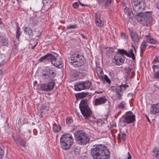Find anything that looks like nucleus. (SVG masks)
Segmentation results:
<instances>
[{
	"mask_svg": "<svg viewBox=\"0 0 159 159\" xmlns=\"http://www.w3.org/2000/svg\"><path fill=\"white\" fill-rule=\"evenodd\" d=\"M56 75L54 71L51 72L50 69L46 70L43 72L41 77L47 83L41 84L40 89L42 91L48 92L52 90L55 85L54 78Z\"/></svg>",
	"mask_w": 159,
	"mask_h": 159,
	"instance_id": "1",
	"label": "nucleus"
},
{
	"mask_svg": "<svg viewBox=\"0 0 159 159\" xmlns=\"http://www.w3.org/2000/svg\"><path fill=\"white\" fill-rule=\"evenodd\" d=\"M69 62L75 67L83 66L85 61L84 57L78 52H74L72 54Z\"/></svg>",
	"mask_w": 159,
	"mask_h": 159,
	"instance_id": "2",
	"label": "nucleus"
},
{
	"mask_svg": "<svg viewBox=\"0 0 159 159\" xmlns=\"http://www.w3.org/2000/svg\"><path fill=\"white\" fill-rule=\"evenodd\" d=\"M152 12L148 11L140 13L139 16H136L138 21L144 26H150L152 21L151 16Z\"/></svg>",
	"mask_w": 159,
	"mask_h": 159,
	"instance_id": "3",
	"label": "nucleus"
},
{
	"mask_svg": "<svg viewBox=\"0 0 159 159\" xmlns=\"http://www.w3.org/2000/svg\"><path fill=\"white\" fill-rule=\"evenodd\" d=\"M79 108L83 116L85 119H89L91 117L92 111L89 106L87 100L83 99L81 101Z\"/></svg>",
	"mask_w": 159,
	"mask_h": 159,
	"instance_id": "4",
	"label": "nucleus"
},
{
	"mask_svg": "<svg viewBox=\"0 0 159 159\" xmlns=\"http://www.w3.org/2000/svg\"><path fill=\"white\" fill-rule=\"evenodd\" d=\"M91 153L94 159H109V150H91Z\"/></svg>",
	"mask_w": 159,
	"mask_h": 159,
	"instance_id": "5",
	"label": "nucleus"
},
{
	"mask_svg": "<svg viewBox=\"0 0 159 159\" xmlns=\"http://www.w3.org/2000/svg\"><path fill=\"white\" fill-rule=\"evenodd\" d=\"M74 135L77 143L80 145H86L89 142L88 134L83 131H77Z\"/></svg>",
	"mask_w": 159,
	"mask_h": 159,
	"instance_id": "6",
	"label": "nucleus"
},
{
	"mask_svg": "<svg viewBox=\"0 0 159 159\" xmlns=\"http://www.w3.org/2000/svg\"><path fill=\"white\" fill-rule=\"evenodd\" d=\"M60 142L63 149H69L73 143V139L70 134H65L61 137Z\"/></svg>",
	"mask_w": 159,
	"mask_h": 159,
	"instance_id": "7",
	"label": "nucleus"
},
{
	"mask_svg": "<svg viewBox=\"0 0 159 159\" xmlns=\"http://www.w3.org/2000/svg\"><path fill=\"white\" fill-rule=\"evenodd\" d=\"M135 120V116L131 111L126 112L122 117V122L128 124L133 123Z\"/></svg>",
	"mask_w": 159,
	"mask_h": 159,
	"instance_id": "8",
	"label": "nucleus"
},
{
	"mask_svg": "<svg viewBox=\"0 0 159 159\" xmlns=\"http://www.w3.org/2000/svg\"><path fill=\"white\" fill-rule=\"evenodd\" d=\"M129 87L128 85L126 84H122L119 86L116 92V97L119 101L122 99L123 91L126 90Z\"/></svg>",
	"mask_w": 159,
	"mask_h": 159,
	"instance_id": "9",
	"label": "nucleus"
},
{
	"mask_svg": "<svg viewBox=\"0 0 159 159\" xmlns=\"http://www.w3.org/2000/svg\"><path fill=\"white\" fill-rule=\"evenodd\" d=\"M134 11L137 13L136 16H139L140 13H143L142 11L145 9V5H132Z\"/></svg>",
	"mask_w": 159,
	"mask_h": 159,
	"instance_id": "10",
	"label": "nucleus"
},
{
	"mask_svg": "<svg viewBox=\"0 0 159 159\" xmlns=\"http://www.w3.org/2000/svg\"><path fill=\"white\" fill-rule=\"evenodd\" d=\"M12 137L15 142L19 145H21L23 146H25L26 141L22 138H21L19 136H17L16 138L12 135Z\"/></svg>",
	"mask_w": 159,
	"mask_h": 159,
	"instance_id": "11",
	"label": "nucleus"
},
{
	"mask_svg": "<svg viewBox=\"0 0 159 159\" xmlns=\"http://www.w3.org/2000/svg\"><path fill=\"white\" fill-rule=\"evenodd\" d=\"M54 57H52L50 61L52 64L56 67H58L59 68H61L63 66L62 62L61 61H57L56 57L53 56Z\"/></svg>",
	"mask_w": 159,
	"mask_h": 159,
	"instance_id": "12",
	"label": "nucleus"
},
{
	"mask_svg": "<svg viewBox=\"0 0 159 159\" xmlns=\"http://www.w3.org/2000/svg\"><path fill=\"white\" fill-rule=\"evenodd\" d=\"M107 101V99L105 96L101 97L95 99L94 105L96 106L101 105L105 103Z\"/></svg>",
	"mask_w": 159,
	"mask_h": 159,
	"instance_id": "13",
	"label": "nucleus"
},
{
	"mask_svg": "<svg viewBox=\"0 0 159 159\" xmlns=\"http://www.w3.org/2000/svg\"><path fill=\"white\" fill-rule=\"evenodd\" d=\"M116 65H120L124 63L125 61V57L123 56H120L119 55H116L114 58Z\"/></svg>",
	"mask_w": 159,
	"mask_h": 159,
	"instance_id": "14",
	"label": "nucleus"
},
{
	"mask_svg": "<svg viewBox=\"0 0 159 159\" xmlns=\"http://www.w3.org/2000/svg\"><path fill=\"white\" fill-rule=\"evenodd\" d=\"M53 55L51 54H47L42 57L39 60L40 62H42L44 61H50L52 58L53 57Z\"/></svg>",
	"mask_w": 159,
	"mask_h": 159,
	"instance_id": "15",
	"label": "nucleus"
},
{
	"mask_svg": "<svg viewBox=\"0 0 159 159\" xmlns=\"http://www.w3.org/2000/svg\"><path fill=\"white\" fill-rule=\"evenodd\" d=\"M150 112L153 114L159 112V103L152 105L151 106Z\"/></svg>",
	"mask_w": 159,
	"mask_h": 159,
	"instance_id": "16",
	"label": "nucleus"
},
{
	"mask_svg": "<svg viewBox=\"0 0 159 159\" xmlns=\"http://www.w3.org/2000/svg\"><path fill=\"white\" fill-rule=\"evenodd\" d=\"M134 51L136 53V51L135 47L132 45L131 48H130L129 51V52L128 53V56H127L128 57L132 58L133 60H134L135 59V54L133 52Z\"/></svg>",
	"mask_w": 159,
	"mask_h": 159,
	"instance_id": "17",
	"label": "nucleus"
},
{
	"mask_svg": "<svg viewBox=\"0 0 159 159\" xmlns=\"http://www.w3.org/2000/svg\"><path fill=\"white\" fill-rule=\"evenodd\" d=\"M75 89L77 91H80L84 89L83 82H80L76 83L74 85Z\"/></svg>",
	"mask_w": 159,
	"mask_h": 159,
	"instance_id": "18",
	"label": "nucleus"
},
{
	"mask_svg": "<svg viewBox=\"0 0 159 159\" xmlns=\"http://www.w3.org/2000/svg\"><path fill=\"white\" fill-rule=\"evenodd\" d=\"M130 35L132 40L134 42H138L139 40V38L138 34L135 32H131Z\"/></svg>",
	"mask_w": 159,
	"mask_h": 159,
	"instance_id": "19",
	"label": "nucleus"
},
{
	"mask_svg": "<svg viewBox=\"0 0 159 159\" xmlns=\"http://www.w3.org/2000/svg\"><path fill=\"white\" fill-rule=\"evenodd\" d=\"M145 38L147 41L149 43L152 44H155L157 42V41L154 39L152 37L149 35H146Z\"/></svg>",
	"mask_w": 159,
	"mask_h": 159,
	"instance_id": "20",
	"label": "nucleus"
},
{
	"mask_svg": "<svg viewBox=\"0 0 159 159\" xmlns=\"http://www.w3.org/2000/svg\"><path fill=\"white\" fill-rule=\"evenodd\" d=\"M132 5H145L144 0H131Z\"/></svg>",
	"mask_w": 159,
	"mask_h": 159,
	"instance_id": "21",
	"label": "nucleus"
},
{
	"mask_svg": "<svg viewBox=\"0 0 159 159\" xmlns=\"http://www.w3.org/2000/svg\"><path fill=\"white\" fill-rule=\"evenodd\" d=\"M124 55L128 56V52L124 49H119L116 53V55H119L120 57H121V56H124Z\"/></svg>",
	"mask_w": 159,
	"mask_h": 159,
	"instance_id": "22",
	"label": "nucleus"
},
{
	"mask_svg": "<svg viewBox=\"0 0 159 159\" xmlns=\"http://www.w3.org/2000/svg\"><path fill=\"white\" fill-rule=\"evenodd\" d=\"M24 32L29 36H32L33 35L32 30L30 27H25L24 30Z\"/></svg>",
	"mask_w": 159,
	"mask_h": 159,
	"instance_id": "23",
	"label": "nucleus"
},
{
	"mask_svg": "<svg viewBox=\"0 0 159 159\" xmlns=\"http://www.w3.org/2000/svg\"><path fill=\"white\" fill-rule=\"evenodd\" d=\"M93 147L94 148H92L91 149H102L104 148V149H107V147L104 145L102 144H95L94 145Z\"/></svg>",
	"mask_w": 159,
	"mask_h": 159,
	"instance_id": "24",
	"label": "nucleus"
},
{
	"mask_svg": "<svg viewBox=\"0 0 159 159\" xmlns=\"http://www.w3.org/2000/svg\"><path fill=\"white\" fill-rule=\"evenodd\" d=\"M20 28L18 24L16 23V39L19 40L20 36L21 35V32L20 30Z\"/></svg>",
	"mask_w": 159,
	"mask_h": 159,
	"instance_id": "25",
	"label": "nucleus"
},
{
	"mask_svg": "<svg viewBox=\"0 0 159 159\" xmlns=\"http://www.w3.org/2000/svg\"><path fill=\"white\" fill-rule=\"evenodd\" d=\"M84 89H89L91 85V82L89 81L83 82Z\"/></svg>",
	"mask_w": 159,
	"mask_h": 159,
	"instance_id": "26",
	"label": "nucleus"
},
{
	"mask_svg": "<svg viewBox=\"0 0 159 159\" xmlns=\"http://www.w3.org/2000/svg\"><path fill=\"white\" fill-rule=\"evenodd\" d=\"M88 94V93L85 92H81L76 94L75 96L79 98H82L85 97Z\"/></svg>",
	"mask_w": 159,
	"mask_h": 159,
	"instance_id": "27",
	"label": "nucleus"
},
{
	"mask_svg": "<svg viewBox=\"0 0 159 159\" xmlns=\"http://www.w3.org/2000/svg\"><path fill=\"white\" fill-rule=\"evenodd\" d=\"M98 78L100 79H103V73L102 70L100 68H99L98 69L97 72Z\"/></svg>",
	"mask_w": 159,
	"mask_h": 159,
	"instance_id": "28",
	"label": "nucleus"
},
{
	"mask_svg": "<svg viewBox=\"0 0 159 159\" xmlns=\"http://www.w3.org/2000/svg\"><path fill=\"white\" fill-rule=\"evenodd\" d=\"M146 47L147 43L145 41L143 42L140 46L141 53H143L145 50Z\"/></svg>",
	"mask_w": 159,
	"mask_h": 159,
	"instance_id": "29",
	"label": "nucleus"
},
{
	"mask_svg": "<svg viewBox=\"0 0 159 159\" xmlns=\"http://www.w3.org/2000/svg\"><path fill=\"white\" fill-rule=\"evenodd\" d=\"M95 23L96 25L98 27H102L103 25V24L100 19L96 17Z\"/></svg>",
	"mask_w": 159,
	"mask_h": 159,
	"instance_id": "30",
	"label": "nucleus"
},
{
	"mask_svg": "<svg viewBox=\"0 0 159 159\" xmlns=\"http://www.w3.org/2000/svg\"><path fill=\"white\" fill-rule=\"evenodd\" d=\"M61 129V126L60 125H53V129L55 132H58Z\"/></svg>",
	"mask_w": 159,
	"mask_h": 159,
	"instance_id": "31",
	"label": "nucleus"
},
{
	"mask_svg": "<svg viewBox=\"0 0 159 159\" xmlns=\"http://www.w3.org/2000/svg\"><path fill=\"white\" fill-rule=\"evenodd\" d=\"M153 153V155L154 157H155L157 159H159V150H153L152 151Z\"/></svg>",
	"mask_w": 159,
	"mask_h": 159,
	"instance_id": "32",
	"label": "nucleus"
},
{
	"mask_svg": "<svg viewBox=\"0 0 159 159\" xmlns=\"http://www.w3.org/2000/svg\"><path fill=\"white\" fill-rule=\"evenodd\" d=\"M126 106V103L124 101L120 102L118 105V107L122 109H125Z\"/></svg>",
	"mask_w": 159,
	"mask_h": 159,
	"instance_id": "33",
	"label": "nucleus"
},
{
	"mask_svg": "<svg viewBox=\"0 0 159 159\" xmlns=\"http://www.w3.org/2000/svg\"><path fill=\"white\" fill-rule=\"evenodd\" d=\"M101 80L103 81H105L108 84H110L111 81L110 79L106 75H104L103 77V79H101Z\"/></svg>",
	"mask_w": 159,
	"mask_h": 159,
	"instance_id": "34",
	"label": "nucleus"
},
{
	"mask_svg": "<svg viewBox=\"0 0 159 159\" xmlns=\"http://www.w3.org/2000/svg\"><path fill=\"white\" fill-rule=\"evenodd\" d=\"M76 27V25L75 24L74 25H70L66 27L67 29H75Z\"/></svg>",
	"mask_w": 159,
	"mask_h": 159,
	"instance_id": "35",
	"label": "nucleus"
},
{
	"mask_svg": "<svg viewBox=\"0 0 159 159\" xmlns=\"http://www.w3.org/2000/svg\"><path fill=\"white\" fill-rule=\"evenodd\" d=\"M73 122V119L70 118H67L66 119V123L68 124H70Z\"/></svg>",
	"mask_w": 159,
	"mask_h": 159,
	"instance_id": "36",
	"label": "nucleus"
},
{
	"mask_svg": "<svg viewBox=\"0 0 159 159\" xmlns=\"http://www.w3.org/2000/svg\"><path fill=\"white\" fill-rule=\"evenodd\" d=\"M18 125L20 127V126L24 124V122L23 120L20 118L18 121Z\"/></svg>",
	"mask_w": 159,
	"mask_h": 159,
	"instance_id": "37",
	"label": "nucleus"
},
{
	"mask_svg": "<svg viewBox=\"0 0 159 159\" xmlns=\"http://www.w3.org/2000/svg\"><path fill=\"white\" fill-rule=\"evenodd\" d=\"M124 12L127 15L129 16L130 14V12L129 11V9L126 7L124 9Z\"/></svg>",
	"mask_w": 159,
	"mask_h": 159,
	"instance_id": "38",
	"label": "nucleus"
},
{
	"mask_svg": "<svg viewBox=\"0 0 159 159\" xmlns=\"http://www.w3.org/2000/svg\"><path fill=\"white\" fill-rule=\"evenodd\" d=\"M154 77L155 78L159 79V71H157L155 72Z\"/></svg>",
	"mask_w": 159,
	"mask_h": 159,
	"instance_id": "39",
	"label": "nucleus"
},
{
	"mask_svg": "<svg viewBox=\"0 0 159 159\" xmlns=\"http://www.w3.org/2000/svg\"><path fill=\"white\" fill-rule=\"evenodd\" d=\"M152 68L153 69V72H155L156 69L158 70L159 69V66L158 65H154L152 66Z\"/></svg>",
	"mask_w": 159,
	"mask_h": 159,
	"instance_id": "40",
	"label": "nucleus"
},
{
	"mask_svg": "<svg viewBox=\"0 0 159 159\" xmlns=\"http://www.w3.org/2000/svg\"><path fill=\"white\" fill-rule=\"evenodd\" d=\"M158 58L157 56H156L152 63V64H155L157 63L158 61Z\"/></svg>",
	"mask_w": 159,
	"mask_h": 159,
	"instance_id": "41",
	"label": "nucleus"
},
{
	"mask_svg": "<svg viewBox=\"0 0 159 159\" xmlns=\"http://www.w3.org/2000/svg\"><path fill=\"white\" fill-rule=\"evenodd\" d=\"M4 155L3 150H0V159H2Z\"/></svg>",
	"mask_w": 159,
	"mask_h": 159,
	"instance_id": "42",
	"label": "nucleus"
},
{
	"mask_svg": "<svg viewBox=\"0 0 159 159\" xmlns=\"http://www.w3.org/2000/svg\"><path fill=\"white\" fill-rule=\"evenodd\" d=\"M121 37L125 39H127L128 36L125 33H121Z\"/></svg>",
	"mask_w": 159,
	"mask_h": 159,
	"instance_id": "43",
	"label": "nucleus"
},
{
	"mask_svg": "<svg viewBox=\"0 0 159 159\" xmlns=\"http://www.w3.org/2000/svg\"><path fill=\"white\" fill-rule=\"evenodd\" d=\"M121 138L123 141H125L126 140V135L125 133H122Z\"/></svg>",
	"mask_w": 159,
	"mask_h": 159,
	"instance_id": "44",
	"label": "nucleus"
},
{
	"mask_svg": "<svg viewBox=\"0 0 159 159\" xmlns=\"http://www.w3.org/2000/svg\"><path fill=\"white\" fill-rule=\"evenodd\" d=\"M119 87V86L116 88V87L112 86L111 88V90L113 91H116V90H117Z\"/></svg>",
	"mask_w": 159,
	"mask_h": 159,
	"instance_id": "45",
	"label": "nucleus"
},
{
	"mask_svg": "<svg viewBox=\"0 0 159 159\" xmlns=\"http://www.w3.org/2000/svg\"><path fill=\"white\" fill-rule=\"evenodd\" d=\"M72 6L74 8H77L79 6V4L78 2H76L73 3Z\"/></svg>",
	"mask_w": 159,
	"mask_h": 159,
	"instance_id": "46",
	"label": "nucleus"
},
{
	"mask_svg": "<svg viewBox=\"0 0 159 159\" xmlns=\"http://www.w3.org/2000/svg\"><path fill=\"white\" fill-rule=\"evenodd\" d=\"M113 0H107L105 2V4L106 6L108 5L109 4H111Z\"/></svg>",
	"mask_w": 159,
	"mask_h": 159,
	"instance_id": "47",
	"label": "nucleus"
},
{
	"mask_svg": "<svg viewBox=\"0 0 159 159\" xmlns=\"http://www.w3.org/2000/svg\"><path fill=\"white\" fill-rule=\"evenodd\" d=\"M126 156H127V157L125 159H130L131 158V156L129 152L127 153Z\"/></svg>",
	"mask_w": 159,
	"mask_h": 159,
	"instance_id": "48",
	"label": "nucleus"
},
{
	"mask_svg": "<svg viewBox=\"0 0 159 159\" xmlns=\"http://www.w3.org/2000/svg\"><path fill=\"white\" fill-rule=\"evenodd\" d=\"M73 152H74L76 154H77L80 152V150H74Z\"/></svg>",
	"mask_w": 159,
	"mask_h": 159,
	"instance_id": "49",
	"label": "nucleus"
},
{
	"mask_svg": "<svg viewBox=\"0 0 159 159\" xmlns=\"http://www.w3.org/2000/svg\"><path fill=\"white\" fill-rule=\"evenodd\" d=\"M43 110H48L49 109V107H48L45 106L42 107Z\"/></svg>",
	"mask_w": 159,
	"mask_h": 159,
	"instance_id": "50",
	"label": "nucleus"
},
{
	"mask_svg": "<svg viewBox=\"0 0 159 159\" xmlns=\"http://www.w3.org/2000/svg\"><path fill=\"white\" fill-rule=\"evenodd\" d=\"M104 0H98V2L99 4L103 3Z\"/></svg>",
	"mask_w": 159,
	"mask_h": 159,
	"instance_id": "51",
	"label": "nucleus"
},
{
	"mask_svg": "<svg viewBox=\"0 0 159 159\" xmlns=\"http://www.w3.org/2000/svg\"><path fill=\"white\" fill-rule=\"evenodd\" d=\"M81 36H82V37L84 39H87V38L85 37V35L83 34H80Z\"/></svg>",
	"mask_w": 159,
	"mask_h": 159,
	"instance_id": "52",
	"label": "nucleus"
},
{
	"mask_svg": "<svg viewBox=\"0 0 159 159\" xmlns=\"http://www.w3.org/2000/svg\"><path fill=\"white\" fill-rule=\"evenodd\" d=\"M130 69H129V70H128L126 72V74L127 75H128L129 74H130Z\"/></svg>",
	"mask_w": 159,
	"mask_h": 159,
	"instance_id": "53",
	"label": "nucleus"
},
{
	"mask_svg": "<svg viewBox=\"0 0 159 159\" xmlns=\"http://www.w3.org/2000/svg\"><path fill=\"white\" fill-rule=\"evenodd\" d=\"M38 43H37L35 45H34V46H32L31 48V49H34V48L35 47L36 45Z\"/></svg>",
	"mask_w": 159,
	"mask_h": 159,
	"instance_id": "54",
	"label": "nucleus"
},
{
	"mask_svg": "<svg viewBox=\"0 0 159 159\" xmlns=\"http://www.w3.org/2000/svg\"><path fill=\"white\" fill-rule=\"evenodd\" d=\"M146 116V117L147 119V120H148V121L149 122H150V120L148 117V116L146 115H145Z\"/></svg>",
	"mask_w": 159,
	"mask_h": 159,
	"instance_id": "55",
	"label": "nucleus"
},
{
	"mask_svg": "<svg viewBox=\"0 0 159 159\" xmlns=\"http://www.w3.org/2000/svg\"><path fill=\"white\" fill-rule=\"evenodd\" d=\"M157 7L158 9H159V2H158L157 4Z\"/></svg>",
	"mask_w": 159,
	"mask_h": 159,
	"instance_id": "56",
	"label": "nucleus"
},
{
	"mask_svg": "<svg viewBox=\"0 0 159 159\" xmlns=\"http://www.w3.org/2000/svg\"><path fill=\"white\" fill-rule=\"evenodd\" d=\"M75 113L76 114V115L78 116L79 117H80V113L77 112L76 111H75Z\"/></svg>",
	"mask_w": 159,
	"mask_h": 159,
	"instance_id": "57",
	"label": "nucleus"
},
{
	"mask_svg": "<svg viewBox=\"0 0 159 159\" xmlns=\"http://www.w3.org/2000/svg\"><path fill=\"white\" fill-rule=\"evenodd\" d=\"M4 148V146L2 145H1L0 146V149H2Z\"/></svg>",
	"mask_w": 159,
	"mask_h": 159,
	"instance_id": "58",
	"label": "nucleus"
},
{
	"mask_svg": "<svg viewBox=\"0 0 159 159\" xmlns=\"http://www.w3.org/2000/svg\"><path fill=\"white\" fill-rule=\"evenodd\" d=\"M37 83V81H35L34 83V85H36Z\"/></svg>",
	"mask_w": 159,
	"mask_h": 159,
	"instance_id": "59",
	"label": "nucleus"
},
{
	"mask_svg": "<svg viewBox=\"0 0 159 159\" xmlns=\"http://www.w3.org/2000/svg\"><path fill=\"white\" fill-rule=\"evenodd\" d=\"M96 93H102V92H101V91H100V92H99V91L96 92Z\"/></svg>",
	"mask_w": 159,
	"mask_h": 159,
	"instance_id": "60",
	"label": "nucleus"
},
{
	"mask_svg": "<svg viewBox=\"0 0 159 159\" xmlns=\"http://www.w3.org/2000/svg\"><path fill=\"white\" fill-rule=\"evenodd\" d=\"M82 69H81V70L80 69V70H79V73H81V71H82Z\"/></svg>",
	"mask_w": 159,
	"mask_h": 159,
	"instance_id": "61",
	"label": "nucleus"
},
{
	"mask_svg": "<svg viewBox=\"0 0 159 159\" xmlns=\"http://www.w3.org/2000/svg\"><path fill=\"white\" fill-rule=\"evenodd\" d=\"M80 4L83 6H85L84 5V4H82L81 3H80Z\"/></svg>",
	"mask_w": 159,
	"mask_h": 159,
	"instance_id": "62",
	"label": "nucleus"
},
{
	"mask_svg": "<svg viewBox=\"0 0 159 159\" xmlns=\"http://www.w3.org/2000/svg\"><path fill=\"white\" fill-rule=\"evenodd\" d=\"M2 24V21L0 20V25Z\"/></svg>",
	"mask_w": 159,
	"mask_h": 159,
	"instance_id": "63",
	"label": "nucleus"
},
{
	"mask_svg": "<svg viewBox=\"0 0 159 159\" xmlns=\"http://www.w3.org/2000/svg\"><path fill=\"white\" fill-rule=\"evenodd\" d=\"M109 48V49L110 50L111 49H112V48Z\"/></svg>",
	"mask_w": 159,
	"mask_h": 159,
	"instance_id": "64",
	"label": "nucleus"
}]
</instances>
